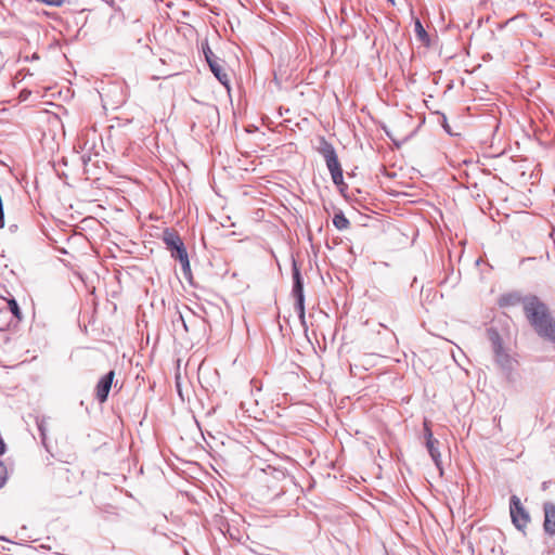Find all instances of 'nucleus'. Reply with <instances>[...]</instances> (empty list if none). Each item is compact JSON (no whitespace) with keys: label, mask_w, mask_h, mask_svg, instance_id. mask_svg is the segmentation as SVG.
Returning <instances> with one entry per match:
<instances>
[{"label":"nucleus","mask_w":555,"mask_h":555,"mask_svg":"<svg viewBox=\"0 0 555 555\" xmlns=\"http://www.w3.org/2000/svg\"><path fill=\"white\" fill-rule=\"evenodd\" d=\"M524 311L541 337L555 341V319L544 302L537 297L527 298L524 301Z\"/></svg>","instance_id":"f257e3e1"},{"label":"nucleus","mask_w":555,"mask_h":555,"mask_svg":"<svg viewBox=\"0 0 555 555\" xmlns=\"http://www.w3.org/2000/svg\"><path fill=\"white\" fill-rule=\"evenodd\" d=\"M509 513L512 522L518 529L524 531L530 522V515L522 506L518 496L513 495L509 503Z\"/></svg>","instance_id":"f03ea898"},{"label":"nucleus","mask_w":555,"mask_h":555,"mask_svg":"<svg viewBox=\"0 0 555 555\" xmlns=\"http://www.w3.org/2000/svg\"><path fill=\"white\" fill-rule=\"evenodd\" d=\"M495 361L505 371L508 372V379L512 380L511 373L515 370L517 361L511 358L503 349L499 337L494 341Z\"/></svg>","instance_id":"7ed1b4c3"},{"label":"nucleus","mask_w":555,"mask_h":555,"mask_svg":"<svg viewBox=\"0 0 555 555\" xmlns=\"http://www.w3.org/2000/svg\"><path fill=\"white\" fill-rule=\"evenodd\" d=\"M205 57L207 63L209 64V67L211 72L215 74L217 79L227 88L229 87V77L227 73L223 70L222 66L219 64V62L215 59L214 53L210 51L209 48L204 49Z\"/></svg>","instance_id":"20e7f679"},{"label":"nucleus","mask_w":555,"mask_h":555,"mask_svg":"<svg viewBox=\"0 0 555 555\" xmlns=\"http://www.w3.org/2000/svg\"><path fill=\"white\" fill-rule=\"evenodd\" d=\"M114 377L115 372L111 371L99 380L95 389V396L101 403L106 401Z\"/></svg>","instance_id":"39448f33"},{"label":"nucleus","mask_w":555,"mask_h":555,"mask_svg":"<svg viewBox=\"0 0 555 555\" xmlns=\"http://www.w3.org/2000/svg\"><path fill=\"white\" fill-rule=\"evenodd\" d=\"M544 522L543 528L550 535H555V504L546 502L543 505Z\"/></svg>","instance_id":"423d86ee"},{"label":"nucleus","mask_w":555,"mask_h":555,"mask_svg":"<svg viewBox=\"0 0 555 555\" xmlns=\"http://www.w3.org/2000/svg\"><path fill=\"white\" fill-rule=\"evenodd\" d=\"M323 156L326 160L327 168L331 173H341V169L334 150L326 145L323 149Z\"/></svg>","instance_id":"0eeeda50"},{"label":"nucleus","mask_w":555,"mask_h":555,"mask_svg":"<svg viewBox=\"0 0 555 555\" xmlns=\"http://www.w3.org/2000/svg\"><path fill=\"white\" fill-rule=\"evenodd\" d=\"M170 253H171L172 258L180 261L184 274H190L191 266H190L189 256H188L184 244L178 246L175 250H172Z\"/></svg>","instance_id":"6e6552de"},{"label":"nucleus","mask_w":555,"mask_h":555,"mask_svg":"<svg viewBox=\"0 0 555 555\" xmlns=\"http://www.w3.org/2000/svg\"><path fill=\"white\" fill-rule=\"evenodd\" d=\"M163 241L166 244L167 249L170 251L175 250L178 246L183 244L180 235L170 229H166L163 232Z\"/></svg>","instance_id":"1a4fd4ad"},{"label":"nucleus","mask_w":555,"mask_h":555,"mask_svg":"<svg viewBox=\"0 0 555 555\" xmlns=\"http://www.w3.org/2000/svg\"><path fill=\"white\" fill-rule=\"evenodd\" d=\"M7 306V299L0 298V331H7L13 324L11 312Z\"/></svg>","instance_id":"9d476101"},{"label":"nucleus","mask_w":555,"mask_h":555,"mask_svg":"<svg viewBox=\"0 0 555 555\" xmlns=\"http://www.w3.org/2000/svg\"><path fill=\"white\" fill-rule=\"evenodd\" d=\"M293 294L297 299V309L299 317L302 319L305 317V305H304V286L302 281H297L294 283Z\"/></svg>","instance_id":"9b49d317"},{"label":"nucleus","mask_w":555,"mask_h":555,"mask_svg":"<svg viewBox=\"0 0 555 555\" xmlns=\"http://www.w3.org/2000/svg\"><path fill=\"white\" fill-rule=\"evenodd\" d=\"M439 441L437 439H431L429 441H426L427 450L435 462L436 466L440 468L441 464V454L438 450Z\"/></svg>","instance_id":"f8f14e48"},{"label":"nucleus","mask_w":555,"mask_h":555,"mask_svg":"<svg viewBox=\"0 0 555 555\" xmlns=\"http://www.w3.org/2000/svg\"><path fill=\"white\" fill-rule=\"evenodd\" d=\"M333 224L339 231L347 230L350 227L349 220L340 210L334 215Z\"/></svg>","instance_id":"ddd939ff"},{"label":"nucleus","mask_w":555,"mask_h":555,"mask_svg":"<svg viewBox=\"0 0 555 555\" xmlns=\"http://www.w3.org/2000/svg\"><path fill=\"white\" fill-rule=\"evenodd\" d=\"M7 304H8L7 308L11 312V315H12V323L14 324V323H17L18 321H21L22 313H21L17 302L14 299H10V300L7 299Z\"/></svg>","instance_id":"4468645a"},{"label":"nucleus","mask_w":555,"mask_h":555,"mask_svg":"<svg viewBox=\"0 0 555 555\" xmlns=\"http://www.w3.org/2000/svg\"><path fill=\"white\" fill-rule=\"evenodd\" d=\"M519 301V298L515 295H504L499 299V306L502 308L515 306Z\"/></svg>","instance_id":"2eb2a0df"},{"label":"nucleus","mask_w":555,"mask_h":555,"mask_svg":"<svg viewBox=\"0 0 555 555\" xmlns=\"http://www.w3.org/2000/svg\"><path fill=\"white\" fill-rule=\"evenodd\" d=\"M333 182L338 186L341 194H345L347 185L344 182V176H332Z\"/></svg>","instance_id":"dca6fc26"},{"label":"nucleus","mask_w":555,"mask_h":555,"mask_svg":"<svg viewBox=\"0 0 555 555\" xmlns=\"http://www.w3.org/2000/svg\"><path fill=\"white\" fill-rule=\"evenodd\" d=\"M8 479V468L7 466L0 462V488H2Z\"/></svg>","instance_id":"f3484780"},{"label":"nucleus","mask_w":555,"mask_h":555,"mask_svg":"<svg viewBox=\"0 0 555 555\" xmlns=\"http://www.w3.org/2000/svg\"><path fill=\"white\" fill-rule=\"evenodd\" d=\"M415 31H416L417 36H418L422 40H424V39H425V37H426V31H425V29H424V27H423V25L421 24V22H420V21H416V22H415Z\"/></svg>","instance_id":"a211bd4d"},{"label":"nucleus","mask_w":555,"mask_h":555,"mask_svg":"<svg viewBox=\"0 0 555 555\" xmlns=\"http://www.w3.org/2000/svg\"><path fill=\"white\" fill-rule=\"evenodd\" d=\"M424 433H425L426 441L435 439L434 436H433V431L430 429V426H429V422H427V421L424 422Z\"/></svg>","instance_id":"6ab92c4d"},{"label":"nucleus","mask_w":555,"mask_h":555,"mask_svg":"<svg viewBox=\"0 0 555 555\" xmlns=\"http://www.w3.org/2000/svg\"><path fill=\"white\" fill-rule=\"evenodd\" d=\"M69 473H70L69 468H62L60 478L69 482V476H68Z\"/></svg>","instance_id":"aec40b11"},{"label":"nucleus","mask_w":555,"mask_h":555,"mask_svg":"<svg viewBox=\"0 0 555 555\" xmlns=\"http://www.w3.org/2000/svg\"><path fill=\"white\" fill-rule=\"evenodd\" d=\"M293 278L294 283H297V281H301L300 272L296 267H294Z\"/></svg>","instance_id":"412c9836"},{"label":"nucleus","mask_w":555,"mask_h":555,"mask_svg":"<svg viewBox=\"0 0 555 555\" xmlns=\"http://www.w3.org/2000/svg\"><path fill=\"white\" fill-rule=\"evenodd\" d=\"M5 452V443L0 437V455H2Z\"/></svg>","instance_id":"4be33fe9"},{"label":"nucleus","mask_w":555,"mask_h":555,"mask_svg":"<svg viewBox=\"0 0 555 555\" xmlns=\"http://www.w3.org/2000/svg\"><path fill=\"white\" fill-rule=\"evenodd\" d=\"M392 4L395 3V0H389Z\"/></svg>","instance_id":"5701e85b"}]
</instances>
